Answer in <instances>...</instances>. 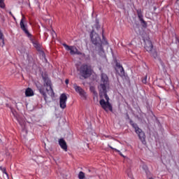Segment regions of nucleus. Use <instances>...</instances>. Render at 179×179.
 Here are the masks:
<instances>
[{
  "label": "nucleus",
  "mask_w": 179,
  "mask_h": 179,
  "mask_svg": "<svg viewBox=\"0 0 179 179\" xmlns=\"http://www.w3.org/2000/svg\"><path fill=\"white\" fill-rule=\"evenodd\" d=\"M0 7L2 8H5V3L3 2V0H0Z\"/></svg>",
  "instance_id": "f3484780"
},
{
  "label": "nucleus",
  "mask_w": 179,
  "mask_h": 179,
  "mask_svg": "<svg viewBox=\"0 0 179 179\" xmlns=\"http://www.w3.org/2000/svg\"><path fill=\"white\" fill-rule=\"evenodd\" d=\"M99 90L101 97V100L99 101L101 107L106 112L113 111V106L110 103V98L107 95V90H108V77L104 73L101 74Z\"/></svg>",
  "instance_id": "f257e3e1"
},
{
  "label": "nucleus",
  "mask_w": 179,
  "mask_h": 179,
  "mask_svg": "<svg viewBox=\"0 0 179 179\" xmlns=\"http://www.w3.org/2000/svg\"><path fill=\"white\" fill-rule=\"evenodd\" d=\"M128 176L130 178H134V176H132V175L131 174H128Z\"/></svg>",
  "instance_id": "b1692460"
},
{
  "label": "nucleus",
  "mask_w": 179,
  "mask_h": 179,
  "mask_svg": "<svg viewBox=\"0 0 179 179\" xmlns=\"http://www.w3.org/2000/svg\"><path fill=\"white\" fill-rule=\"evenodd\" d=\"M119 71H120L121 75H124V68H122V66H119Z\"/></svg>",
  "instance_id": "a211bd4d"
},
{
  "label": "nucleus",
  "mask_w": 179,
  "mask_h": 179,
  "mask_svg": "<svg viewBox=\"0 0 179 179\" xmlns=\"http://www.w3.org/2000/svg\"><path fill=\"white\" fill-rule=\"evenodd\" d=\"M132 126L133 128H134L136 133L138 135L139 139L141 141V142H145V133L142 131V129L138 127L136 124H133Z\"/></svg>",
  "instance_id": "0eeeda50"
},
{
  "label": "nucleus",
  "mask_w": 179,
  "mask_h": 179,
  "mask_svg": "<svg viewBox=\"0 0 179 179\" xmlns=\"http://www.w3.org/2000/svg\"><path fill=\"white\" fill-rule=\"evenodd\" d=\"M73 87H74L76 92H77V93H78L83 99H86V92H85V91L80 87H79V86L76 85V84H75L73 85Z\"/></svg>",
  "instance_id": "9d476101"
},
{
  "label": "nucleus",
  "mask_w": 179,
  "mask_h": 179,
  "mask_svg": "<svg viewBox=\"0 0 179 179\" xmlns=\"http://www.w3.org/2000/svg\"><path fill=\"white\" fill-rule=\"evenodd\" d=\"M108 146H109V148H110V149H113V150H115V152H117V153H119V155H120V156H122V157H125L124 156V155H122V153L120 152V150L111 147L110 145H108Z\"/></svg>",
  "instance_id": "4468645a"
},
{
  "label": "nucleus",
  "mask_w": 179,
  "mask_h": 179,
  "mask_svg": "<svg viewBox=\"0 0 179 179\" xmlns=\"http://www.w3.org/2000/svg\"><path fill=\"white\" fill-rule=\"evenodd\" d=\"M5 44V41L3 40V34H2L0 31V45H1V47H3Z\"/></svg>",
  "instance_id": "ddd939ff"
},
{
  "label": "nucleus",
  "mask_w": 179,
  "mask_h": 179,
  "mask_svg": "<svg viewBox=\"0 0 179 179\" xmlns=\"http://www.w3.org/2000/svg\"><path fill=\"white\" fill-rule=\"evenodd\" d=\"M52 36L53 38H55V36H57V34H55V31H52Z\"/></svg>",
  "instance_id": "4be33fe9"
},
{
  "label": "nucleus",
  "mask_w": 179,
  "mask_h": 179,
  "mask_svg": "<svg viewBox=\"0 0 179 179\" xmlns=\"http://www.w3.org/2000/svg\"><path fill=\"white\" fill-rule=\"evenodd\" d=\"M145 42V49L146 50V51H148V52H151L152 57H154V58H156L157 57V52H153V45L152 44V41H150V40L149 39H146L144 40Z\"/></svg>",
  "instance_id": "39448f33"
},
{
  "label": "nucleus",
  "mask_w": 179,
  "mask_h": 179,
  "mask_svg": "<svg viewBox=\"0 0 179 179\" xmlns=\"http://www.w3.org/2000/svg\"><path fill=\"white\" fill-rule=\"evenodd\" d=\"M25 96L27 97H31V96H34V92L31 88H27L25 91Z\"/></svg>",
  "instance_id": "f8f14e48"
},
{
  "label": "nucleus",
  "mask_w": 179,
  "mask_h": 179,
  "mask_svg": "<svg viewBox=\"0 0 179 179\" xmlns=\"http://www.w3.org/2000/svg\"><path fill=\"white\" fill-rule=\"evenodd\" d=\"M59 145L60 148H62V149L66 152L68 146L66 145V142L65 141V140H64V138H61L59 140Z\"/></svg>",
  "instance_id": "9b49d317"
},
{
  "label": "nucleus",
  "mask_w": 179,
  "mask_h": 179,
  "mask_svg": "<svg viewBox=\"0 0 179 179\" xmlns=\"http://www.w3.org/2000/svg\"><path fill=\"white\" fill-rule=\"evenodd\" d=\"M9 15H10V16H12V17H13L14 20H16V17H15V15H13V14L12 13L11 11L9 12Z\"/></svg>",
  "instance_id": "412c9836"
},
{
  "label": "nucleus",
  "mask_w": 179,
  "mask_h": 179,
  "mask_svg": "<svg viewBox=\"0 0 179 179\" xmlns=\"http://www.w3.org/2000/svg\"><path fill=\"white\" fill-rule=\"evenodd\" d=\"M65 83H66V85H68V83H69V79H66V80H65Z\"/></svg>",
  "instance_id": "5701e85b"
},
{
  "label": "nucleus",
  "mask_w": 179,
  "mask_h": 179,
  "mask_svg": "<svg viewBox=\"0 0 179 179\" xmlns=\"http://www.w3.org/2000/svg\"><path fill=\"white\" fill-rule=\"evenodd\" d=\"M3 174L5 177H6V178H8V173H6V169H3Z\"/></svg>",
  "instance_id": "6ab92c4d"
},
{
  "label": "nucleus",
  "mask_w": 179,
  "mask_h": 179,
  "mask_svg": "<svg viewBox=\"0 0 179 179\" xmlns=\"http://www.w3.org/2000/svg\"><path fill=\"white\" fill-rule=\"evenodd\" d=\"M138 17H141V15H138Z\"/></svg>",
  "instance_id": "393cba45"
},
{
  "label": "nucleus",
  "mask_w": 179,
  "mask_h": 179,
  "mask_svg": "<svg viewBox=\"0 0 179 179\" xmlns=\"http://www.w3.org/2000/svg\"><path fill=\"white\" fill-rule=\"evenodd\" d=\"M24 19L26 18L24 17V16H23L20 23V27L22 30L24 31L25 34H27V36L30 38L34 47H35L36 50H40V44H38V42H37V41H35L33 39V38H31V34H30V33L27 30V28H26V26L24 25Z\"/></svg>",
  "instance_id": "7ed1b4c3"
},
{
  "label": "nucleus",
  "mask_w": 179,
  "mask_h": 179,
  "mask_svg": "<svg viewBox=\"0 0 179 179\" xmlns=\"http://www.w3.org/2000/svg\"><path fill=\"white\" fill-rule=\"evenodd\" d=\"M78 178H79V179H85V173L80 171V172L78 173Z\"/></svg>",
  "instance_id": "2eb2a0df"
},
{
  "label": "nucleus",
  "mask_w": 179,
  "mask_h": 179,
  "mask_svg": "<svg viewBox=\"0 0 179 179\" xmlns=\"http://www.w3.org/2000/svg\"><path fill=\"white\" fill-rule=\"evenodd\" d=\"M91 39L95 45H100L101 44V39L100 38V36H99V34L96 33H94L92 31L91 33Z\"/></svg>",
  "instance_id": "6e6552de"
},
{
  "label": "nucleus",
  "mask_w": 179,
  "mask_h": 179,
  "mask_svg": "<svg viewBox=\"0 0 179 179\" xmlns=\"http://www.w3.org/2000/svg\"><path fill=\"white\" fill-rule=\"evenodd\" d=\"M80 75L84 79H87L92 75V68L90 66L83 64L79 69Z\"/></svg>",
  "instance_id": "20e7f679"
},
{
  "label": "nucleus",
  "mask_w": 179,
  "mask_h": 179,
  "mask_svg": "<svg viewBox=\"0 0 179 179\" xmlns=\"http://www.w3.org/2000/svg\"><path fill=\"white\" fill-rule=\"evenodd\" d=\"M148 80V76H145V78H144V79H143L142 80V82H143V83H145V84H146V80Z\"/></svg>",
  "instance_id": "aec40b11"
},
{
  "label": "nucleus",
  "mask_w": 179,
  "mask_h": 179,
  "mask_svg": "<svg viewBox=\"0 0 179 179\" xmlns=\"http://www.w3.org/2000/svg\"><path fill=\"white\" fill-rule=\"evenodd\" d=\"M18 51H20L21 54H24L26 52V49L24 48H19Z\"/></svg>",
  "instance_id": "dca6fc26"
},
{
  "label": "nucleus",
  "mask_w": 179,
  "mask_h": 179,
  "mask_svg": "<svg viewBox=\"0 0 179 179\" xmlns=\"http://www.w3.org/2000/svg\"><path fill=\"white\" fill-rule=\"evenodd\" d=\"M68 100V97L66 94H62L59 97V106L60 108H65L66 107V101Z\"/></svg>",
  "instance_id": "1a4fd4ad"
},
{
  "label": "nucleus",
  "mask_w": 179,
  "mask_h": 179,
  "mask_svg": "<svg viewBox=\"0 0 179 179\" xmlns=\"http://www.w3.org/2000/svg\"><path fill=\"white\" fill-rule=\"evenodd\" d=\"M44 82V85L41 88L39 89V92L43 96L45 101H50V97H48V96H50V99L53 100L54 97H55V94L52 90V87H51V81L50 80V79L45 78ZM45 92H47L48 96H47Z\"/></svg>",
  "instance_id": "f03ea898"
},
{
  "label": "nucleus",
  "mask_w": 179,
  "mask_h": 179,
  "mask_svg": "<svg viewBox=\"0 0 179 179\" xmlns=\"http://www.w3.org/2000/svg\"><path fill=\"white\" fill-rule=\"evenodd\" d=\"M65 50L66 51H69L71 55H75L77 54V55H80V52H79V50H78V48H76V47L75 46H69L65 43L63 44Z\"/></svg>",
  "instance_id": "423d86ee"
}]
</instances>
